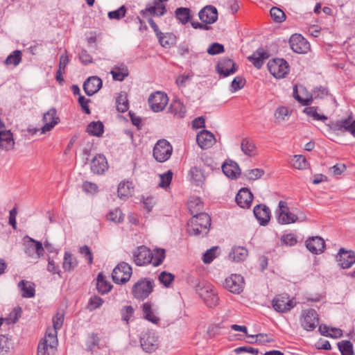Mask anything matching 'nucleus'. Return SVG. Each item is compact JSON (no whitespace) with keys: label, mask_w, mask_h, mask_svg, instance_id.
Listing matches in <instances>:
<instances>
[{"label":"nucleus","mask_w":355,"mask_h":355,"mask_svg":"<svg viewBox=\"0 0 355 355\" xmlns=\"http://www.w3.org/2000/svg\"><path fill=\"white\" fill-rule=\"evenodd\" d=\"M15 141L10 130H0V148L10 150L14 148Z\"/></svg>","instance_id":"cd10ccee"},{"label":"nucleus","mask_w":355,"mask_h":355,"mask_svg":"<svg viewBox=\"0 0 355 355\" xmlns=\"http://www.w3.org/2000/svg\"><path fill=\"white\" fill-rule=\"evenodd\" d=\"M77 264L78 262L73 255L69 252H65L62 263L64 270L71 271L77 266Z\"/></svg>","instance_id":"ea45409f"},{"label":"nucleus","mask_w":355,"mask_h":355,"mask_svg":"<svg viewBox=\"0 0 355 355\" xmlns=\"http://www.w3.org/2000/svg\"><path fill=\"white\" fill-rule=\"evenodd\" d=\"M102 80L98 76L88 78L83 84V89L87 96H92L102 87Z\"/></svg>","instance_id":"412c9836"},{"label":"nucleus","mask_w":355,"mask_h":355,"mask_svg":"<svg viewBox=\"0 0 355 355\" xmlns=\"http://www.w3.org/2000/svg\"><path fill=\"white\" fill-rule=\"evenodd\" d=\"M202 208L203 205L200 199H195L189 202V209L193 216L196 214H200L199 211H202Z\"/></svg>","instance_id":"603ef678"},{"label":"nucleus","mask_w":355,"mask_h":355,"mask_svg":"<svg viewBox=\"0 0 355 355\" xmlns=\"http://www.w3.org/2000/svg\"><path fill=\"white\" fill-rule=\"evenodd\" d=\"M176 18L183 24L190 20V10L187 8H178L175 11Z\"/></svg>","instance_id":"c03bdc74"},{"label":"nucleus","mask_w":355,"mask_h":355,"mask_svg":"<svg viewBox=\"0 0 355 355\" xmlns=\"http://www.w3.org/2000/svg\"><path fill=\"white\" fill-rule=\"evenodd\" d=\"M63 313H57L53 318V329L47 332L37 347V355H54L58 346L57 330L62 327Z\"/></svg>","instance_id":"f257e3e1"},{"label":"nucleus","mask_w":355,"mask_h":355,"mask_svg":"<svg viewBox=\"0 0 355 355\" xmlns=\"http://www.w3.org/2000/svg\"><path fill=\"white\" fill-rule=\"evenodd\" d=\"M159 44L164 48H168L173 43L171 35L164 34L157 37Z\"/></svg>","instance_id":"680f3d73"},{"label":"nucleus","mask_w":355,"mask_h":355,"mask_svg":"<svg viewBox=\"0 0 355 355\" xmlns=\"http://www.w3.org/2000/svg\"><path fill=\"white\" fill-rule=\"evenodd\" d=\"M143 313L144 318L146 320L154 324H157L159 322V318L155 314L150 302H147L143 304Z\"/></svg>","instance_id":"f704fd0d"},{"label":"nucleus","mask_w":355,"mask_h":355,"mask_svg":"<svg viewBox=\"0 0 355 355\" xmlns=\"http://www.w3.org/2000/svg\"><path fill=\"white\" fill-rule=\"evenodd\" d=\"M289 44L291 49L297 53H306L310 50L309 42L300 34L293 35L289 40Z\"/></svg>","instance_id":"4468645a"},{"label":"nucleus","mask_w":355,"mask_h":355,"mask_svg":"<svg viewBox=\"0 0 355 355\" xmlns=\"http://www.w3.org/2000/svg\"><path fill=\"white\" fill-rule=\"evenodd\" d=\"M122 321L128 324L135 313V309L132 306H124L120 310Z\"/></svg>","instance_id":"de8ad7c7"},{"label":"nucleus","mask_w":355,"mask_h":355,"mask_svg":"<svg viewBox=\"0 0 355 355\" xmlns=\"http://www.w3.org/2000/svg\"><path fill=\"white\" fill-rule=\"evenodd\" d=\"M23 297L31 298L35 296V284L33 282L21 280L18 284Z\"/></svg>","instance_id":"c756f323"},{"label":"nucleus","mask_w":355,"mask_h":355,"mask_svg":"<svg viewBox=\"0 0 355 355\" xmlns=\"http://www.w3.org/2000/svg\"><path fill=\"white\" fill-rule=\"evenodd\" d=\"M125 7L124 6H121L117 10L109 12L108 17L110 19H120L125 17Z\"/></svg>","instance_id":"052dcab7"},{"label":"nucleus","mask_w":355,"mask_h":355,"mask_svg":"<svg viewBox=\"0 0 355 355\" xmlns=\"http://www.w3.org/2000/svg\"><path fill=\"white\" fill-rule=\"evenodd\" d=\"M328 126L334 131L348 132L355 137V120L351 115L347 118L331 122Z\"/></svg>","instance_id":"9b49d317"},{"label":"nucleus","mask_w":355,"mask_h":355,"mask_svg":"<svg viewBox=\"0 0 355 355\" xmlns=\"http://www.w3.org/2000/svg\"><path fill=\"white\" fill-rule=\"evenodd\" d=\"M288 115V109L284 106L278 107L275 113V118L279 121H284L286 119V117Z\"/></svg>","instance_id":"774afa93"},{"label":"nucleus","mask_w":355,"mask_h":355,"mask_svg":"<svg viewBox=\"0 0 355 355\" xmlns=\"http://www.w3.org/2000/svg\"><path fill=\"white\" fill-rule=\"evenodd\" d=\"M241 148L243 153L248 156L255 155L256 146L254 144L246 138L242 140Z\"/></svg>","instance_id":"37998d69"},{"label":"nucleus","mask_w":355,"mask_h":355,"mask_svg":"<svg viewBox=\"0 0 355 355\" xmlns=\"http://www.w3.org/2000/svg\"><path fill=\"white\" fill-rule=\"evenodd\" d=\"M300 322L304 330L311 331L318 324L319 317L315 309H309L303 311Z\"/></svg>","instance_id":"6e6552de"},{"label":"nucleus","mask_w":355,"mask_h":355,"mask_svg":"<svg viewBox=\"0 0 355 355\" xmlns=\"http://www.w3.org/2000/svg\"><path fill=\"white\" fill-rule=\"evenodd\" d=\"M254 214L261 225H266L270 219V210L265 205H257L254 207Z\"/></svg>","instance_id":"a878e982"},{"label":"nucleus","mask_w":355,"mask_h":355,"mask_svg":"<svg viewBox=\"0 0 355 355\" xmlns=\"http://www.w3.org/2000/svg\"><path fill=\"white\" fill-rule=\"evenodd\" d=\"M191 180L196 185H200L205 180V175L202 170L196 166L192 167L189 172Z\"/></svg>","instance_id":"a18cd8bd"},{"label":"nucleus","mask_w":355,"mask_h":355,"mask_svg":"<svg viewBox=\"0 0 355 355\" xmlns=\"http://www.w3.org/2000/svg\"><path fill=\"white\" fill-rule=\"evenodd\" d=\"M150 250L144 245L139 246L133 252V261L137 266H144L150 263Z\"/></svg>","instance_id":"a211bd4d"},{"label":"nucleus","mask_w":355,"mask_h":355,"mask_svg":"<svg viewBox=\"0 0 355 355\" xmlns=\"http://www.w3.org/2000/svg\"><path fill=\"white\" fill-rule=\"evenodd\" d=\"M173 178V173L171 171H168L162 175H160V182L159 186L162 188H167Z\"/></svg>","instance_id":"13d9d810"},{"label":"nucleus","mask_w":355,"mask_h":355,"mask_svg":"<svg viewBox=\"0 0 355 355\" xmlns=\"http://www.w3.org/2000/svg\"><path fill=\"white\" fill-rule=\"evenodd\" d=\"M209 55H216L224 52V46L219 43H213L207 49Z\"/></svg>","instance_id":"69168bd1"},{"label":"nucleus","mask_w":355,"mask_h":355,"mask_svg":"<svg viewBox=\"0 0 355 355\" xmlns=\"http://www.w3.org/2000/svg\"><path fill=\"white\" fill-rule=\"evenodd\" d=\"M11 346V340L6 335H0V355H5Z\"/></svg>","instance_id":"8fccbe9b"},{"label":"nucleus","mask_w":355,"mask_h":355,"mask_svg":"<svg viewBox=\"0 0 355 355\" xmlns=\"http://www.w3.org/2000/svg\"><path fill=\"white\" fill-rule=\"evenodd\" d=\"M336 261L342 268H349L355 263V253L352 250L340 248L336 256Z\"/></svg>","instance_id":"dca6fc26"},{"label":"nucleus","mask_w":355,"mask_h":355,"mask_svg":"<svg viewBox=\"0 0 355 355\" xmlns=\"http://www.w3.org/2000/svg\"><path fill=\"white\" fill-rule=\"evenodd\" d=\"M187 225V231L189 235L202 237L209 232L211 226V218L205 212L196 214L189 220Z\"/></svg>","instance_id":"f03ea898"},{"label":"nucleus","mask_w":355,"mask_h":355,"mask_svg":"<svg viewBox=\"0 0 355 355\" xmlns=\"http://www.w3.org/2000/svg\"><path fill=\"white\" fill-rule=\"evenodd\" d=\"M42 121L44 125L40 129H29L28 131L33 134L38 130H41V133L44 134L51 130L59 122L60 118L57 116L55 108L52 107L43 115Z\"/></svg>","instance_id":"0eeeda50"},{"label":"nucleus","mask_w":355,"mask_h":355,"mask_svg":"<svg viewBox=\"0 0 355 355\" xmlns=\"http://www.w3.org/2000/svg\"><path fill=\"white\" fill-rule=\"evenodd\" d=\"M132 274V267L125 262H121L114 268L112 277L116 284H125L130 280Z\"/></svg>","instance_id":"423d86ee"},{"label":"nucleus","mask_w":355,"mask_h":355,"mask_svg":"<svg viewBox=\"0 0 355 355\" xmlns=\"http://www.w3.org/2000/svg\"><path fill=\"white\" fill-rule=\"evenodd\" d=\"M269 57L268 53L263 49H258L252 55L248 57V60L252 62L254 66L260 69L263 64L265 60Z\"/></svg>","instance_id":"c85d7f7f"},{"label":"nucleus","mask_w":355,"mask_h":355,"mask_svg":"<svg viewBox=\"0 0 355 355\" xmlns=\"http://www.w3.org/2000/svg\"><path fill=\"white\" fill-rule=\"evenodd\" d=\"M96 288L98 291L101 294L108 293L112 288V285L105 279L102 273L98 275Z\"/></svg>","instance_id":"58836bf2"},{"label":"nucleus","mask_w":355,"mask_h":355,"mask_svg":"<svg viewBox=\"0 0 355 355\" xmlns=\"http://www.w3.org/2000/svg\"><path fill=\"white\" fill-rule=\"evenodd\" d=\"M216 70L220 76L225 78L234 73L238 67L232 59L225 57L218 61Z\"/></svg>","instance_id":"ddd939ff"},{"label":"nucleus","mask_w":355,"mask_h":355,"mask_svg":"<svg viewBox=\"0 0 355 355\" xmlns=\"http://www.w3.org/2000/svg\"><path fill=\"white\" fill-rule=\"evenodd\" d=\"M108 168L105 157L102 154L96 155L91 162V171L94 174L101 175Z\"/></svg>","instance_id":"5701e85b"},{"label":"nucleus","mask_w":355,"mask_h":355,"mask_svg":"<svg viewBox=\"0 0 355 355\" xmlns=\"http://www.w3.org/2000/svg\"><path fill=\"white\" fill-rule=\"evenodd\" d=\"M168 98L167 95L162 92H156L148 98V104L153 112H157L163 110L167 105Z\"/></svg>","instance_id":"f8f14e48"},{"label":"nucleus","mask_w":355,"mask_h":355,"mask_svg":"<svg viewBox=\"0 0 355 355\" xmlns=\"http://www.w3.org/2000/svg\"><path fill=\"white\" fill-rule=\"evenodd\" d=\"M87 132L90 135L100 137L104 132V125L101 121H92L87 125Z\"/></svg>","instance_id":"c9c22d12"},{"label":"nucleus","mask_w":355,"mask_h":355,"mask_svg":"<svg viewBox=\"0 0 355 355\" xmlns=\"http://www.w3.org/2000/svg\"><path fill=\"white\" fill-rule=\"evenodd\" d=\"M328 94V90L326 87H316L313 91L312 95L310 97L311 100L313 98H322L324 96H327Z\"/></svg>","instance_id":"338daca9"},{"label":"nucleus","mask_w":355,"mask_h":355,"mask_svg":"<svg viewBox=\"0 0 355 355\" xmlns=\"http://www.w3.org/2000/svg\"><path fill=\"white\" fill-rule=\"evenodd\" d=\"M264 171L261 168L248 169L243 173V177L250 180H255L261 178Z\"/></svg>","instance_id":"49530a36"},{"label":"nucleus","mask_w":355,"mask_h":355,"mask_svg":"<svg viewBox=\"0 0 355 355\" xmlns=\"http://www.w3.org/2000/svg\"><path fill=\"white\" fill-rule=\"evenodd\" d=\"M252 200L253 195L248 188L241 189L235 198L237 205L242 208L250 207Z\"/></svg>","instance_id":"b1692460"},{"label":"nucleus","mask_w":355,"mask_h":355,"mask_svg":"<svg viewBox=\"0 0 355 355\" xmlns=\"http://www.w3.org/2000/svg\"><path fill=\"white\" fill-rule=\"evenodd\" d=\"M116 109L119 112H125L129 108V103L125 92H121L116 100Z\"/></svg>","instance_id":"4c0bfd02"},{"label":"nucleus","mask_w":355,"mask_h":355,"mask_svg":"<svg viewBox=\"0 0 355 355\" xmlns=\"http://www.w3.org/2000/svg\"><path fill=\"white\" fill-rule=\"evenodd\" d=\"M272 304L276 311L286 313L295 306V302L293 300H289L286 295H280L272 300Z\"/></svg>","instance_id":"2eb2a0df"},{"label":"nucleus","mask_w":355,"mask_h":355,"mask_svg":"<svg viewBox=\"0 0 355 355\" xmlns=\"http://www.w3.org/2000/svg\"><path fill=\"white\" fill-rule=\"evenodd\" d=\"M155 284L150 278H141L132 287V294L138 300H144L153 291Z\"/></svg>","instance_id":"7ed1b4c3"},{"label":"nucleus","mask_w":355,"mask_h":355,"mask_svg":"<svg viewBox=\"0 0 355 355\" xmlns=\"http://www.w3.org/2000/svg\"><path fill=\"white\" fill-rule=\"evenodd\" d=\"M140 343L144 351L151 353L154 352L159 345L158 338L154 333H144L140 339Z\"/></svg>","instance_id":"f3484780"},{"label":"nucleus","mask_w":355,"mask_h":355,"mask_svg":"<svg viewBox=\"0 0 355 355\" xmlns=\"http://www.w3.org/2000/svg\"><path fill=\"white\" fill-rule=\"evenodd\" d=\"M245 84V80L242 76H236L232 81V92H236L242 89Z\"/></svg>","instance_id":"bf43d9fd"},{"label":"nucleus","mask_w":355,"mask_h":355,"mask_svg":"<svg viewBox=\"0 0 355 355\" xmlns=\"http://www.w3.org/2000/svg\"><path fill=\"white\" fill-rule=\"evenodd\" d=\"M196 141L198 146L202 149L209 148L216 143L214 135L206 130L200 131L197 135Z\"/></svg>","instance_id":"4be33fe9"},{"label":"nucleus","mask_w":355,"mask_h":355,"mask_svg":"<svg viewBox=\"0 0 355 355\" xmlns=\"http://www.w3.org/2000/svg\"><path fill=\"white\" fill-rule=\"evenodd\" d=\"M222 170L224 174L231 179H236L241 174L238 164L231 159L224 162L222 165Z\"/></svg>","instance_id":"bb28decb"},{"label":"nucleus","mask_w":355,"mask_h":355,"mask_svg":"<svg viewBox=\"0 0 355 355\" xmlns=\"http://www.w3.org/2000/svg\"><path fill=\"white\" fill-rule=\"evenodd\" d=\"M270 12L271 17L276 22H278V23L282 22L283 21H284V19L286 18L285 13L281 9H279L277 7H272L270 9Z\"/></svg>","instance_id":"5fc2aeb1"},{"label":"nucleus","mask_w":355,"mask_h":355,"mask_svg":"<svg viewBox=\"0 0 355 355\" xmlns=\"http://www.w3.org/2000/svg\"><path fill=\"white\" fill-rule=\"evenodd\" d=\"M248 252L246 248L241 246L232 248L229 254V257L234 261H242L248 257Z\"/></svg>","instance_id":"7c9ffc66"},{"label":"nucleus","mask_w":355,"mask_h":355,"mask_svg":"<svg viewBox=\"0 0 355 355\" xmlns=\"http://www.w3.org/2000/svg\"><path fill=\"white\" fill-rule=\"evenodd\" d=\"M150 263H152L154 266H159L165 259V250L162 248H155L153 252L150 251Z\"/></svg>","instance_id":"e433bc0d"},{"label":"nucleus","mask_w":355,"mask_h":355,"mask_svg":"<svg viewBox=\"0 0 355 355\" xmlns=\"http://www.w3.org/2000/svg\"><path fill=\"white\" fill-rule=\"evenodd\" d=\"M107 218L108 220L116 223H119L123 220L121 211L118 208L110 210L107 215Z\"/></svg>","instance_id":"3c124183"},{"label":"nucleus","mask_w":355,"mask_h":355,"mask_svg":"<svg viewBox=\"0 0 355 355\" xmlns=\"http://www.w3.org/2000/svg\"><path fill=\"white\" fill-rule=\"evenodd\" d=\"M133 192L132 183L131 182H121L118 187V196L121 199H126Z\"/></svg>","instance_id":"2f4dec72"},{"label":"nucleus","mask_w":355,"mask_h":355,"mask_svg":"<svg viewBox=\"0 0 355 355\" xmlns=\"http://www.w3.org/2000/svg\"><path fill=\"white\" fill-rule=\"evenodd\" d=\"M298 219V217L289 211V210L286 211H279L278 213L277 220L279 224L286 225L293 223L296 222Z\"/></svg>","instance_id":"72a5a7b5"},{"label":"nucleus","mask_w":355,"mask_h":355,"mask_svg":"<svg viewBox=\"0 0 355 355\" xmlns=\"http://www.w3.org/2000/svg\"><path fill=\"white\" fill-rule=\"evenodd\" d=\"M29 241L25 249V253L33 258L39 259L44 254V249L42 243L32 238Z\"/></svg>","instance_id":"aec40b11"},{"label":"nucleus","mask_w":355,"mask_h":355,"mask_svg":"<svg viewBox=\"0 0 355 355\" xmlns=\"http://www.w3.org/2000/svg\"><path fill=\"white\" fill-rule=\"evenodd\" d=\"M218 247H212L207 250L202 255V261L205 263H210L216 257Z\"/></svg>","instance_id":"4d7b16f0"},{"label":"nucleus","mask_w":355,"mask_h":355,"mask_svg":"<svg viewBox=\"0 0 355 355\" xmlns=\"http://www.w3.org/2000/svg\"><path fill=\"white\" fill-rule=\"evenodd\" d=\"M103 303V300L98 296H94L89 299L88 309L91 311L99 308Z\"/></svg>","instance_id":"e2e57ef3"},{"label":"nucleus","mask_w":355,"mask_h":355,"mask_svg":"<svg viewBox=\"0 0 355 355\" xmlns=\"http://www.w3.org/2000/svg\"><path fill=\"white\" fill-rule=\"evenodd\" d=\"M293 166L297 169L302 170L307 167L308 163L306 158L301 155H296L293 158Z\"/></svg>","instance_id":"864d4df0"},{"label":"nucleus","mask_w":355,"mask_h":355,"mask_svg":"<svg viewBox=\"0 0 355 355\" xmlns=\"http://www.w3.org/2000/svg\"><path fill=\"white\" fill-rule=\"evenodd\" d=\"M175 276L168 272L163 271L159 275V282L163 284L166 287H168L172 282L174 280Z\"/></svg>","instance_id":"6e6d98bb"},{"label":"nucleus","mask_w":355,"mask_h":355,"mask_svg":"<svg viewBox=\"0 0 355 355\" xmlns=\"http://www.w3.org/2000/svg\"><path fill=\"white\" fill-rule=\"evenodd\" d=\"M267 66L270 73L277 78H284L288 72V64L284 59L270 60Z\"/></svg>","instance_id":"1a4fd4ad"},{"label":"nucleus","mask_w":355,"mask_h":355,"mask_svg":"<svg viewBox=\"0 0 355 355\" xmlns=\"http://www.w3.org/2000/svg\"><path fill=\"white\" fill-rule=\"evenodd\" d=\"M110 73L114 80L122 81L128 76V69L125 64L114 66Z\"/></svg>","instance_id":"473e14b6"},{"label":"nucleus","mask_w":355,"mask_h":355,"mask_svg":"<svg viewBox=\"0 0 355 355\" xmlns=\"http://www.w3.org/2000/svg\"><path fill=\"white\" fill-rule=\"evenodd\" d=\"M338 347L342 355H353V345L349 340L338 343Z\"/></svg>","instance_id":"09e8293b"},{"label":"nucleus","mask_w":355,"mask_h":355,"mask_svg":"<svg viewBox=\"0 0 355 355\" xmlns=\"http://www.w3.org/2000/svg\"><path fill=\"white\" fill-rule=\"evenodd\" d=\"M194 287L196 293L209 307H214L218 304L219 299L216 293L213 291L211 285L196 281Z\"/></svg>","instance_id":"20e7f679"},{"label":"nucleus","mask_w":355,"mask_h":355,"mask_svg":"<svg viewBox=\"0 0 355 355\" xmlns=\"http://www.w3.org/2000/svg\"><path fill=\"white\" fill-rule=\"evenodd\" d=\"M244 284V278L241 275L232 274L225 279L223 286L232 293L239 294L243 291Z\"/></svg>","instance_id":"9d476101"},{"label":"nucleus","mask_w":355,"mask_h":355,"mask_svg":"<svg viewBox=\"0 0 355 355\" xmlns=\"http://www.w3.org/2000/svg\"><path fill=\"white\" fill-rule=\"evenodd\" d=\"M318 107L311 106L306 107L304 109L303 112L309 117H311L315 121H322L324 122L327 120V116L324 114H320L318 112Z\"/></svg>","instance_id":"a19ab883"},{"label":"nucleus","mask_w":355,"mask_h":355,"mask_svg":"<svg viewBox=\"0 0 355 355\" xmlns=\"http://www.w3.org/2000/svg\"><path fill=\"white\" fill-rule=\"evenodd\" d=\"M306 247L313 254H320L324 251L325 242L320 236H313L306 241Z\"/></svg>","instance_id":"393cba45"},{"label":"nucleus","mask_w":355,"mask_h":355,"mask_svg":"<svg viewBox=\"0 0 355 355\" xmlns=\"http://www.w3.org/2000/svg\"><path fill=\"white\" fill-rule=\"evenodd\" d=\"M199 18L202 23L211 24L218 19V11L213 6H206L199 12Z\"/></svg>","instance_id":"6ab92c4d"},{"label":"nucleus","mask_w":355,"mask_h":355,"mask_svg":"<svg viewBox=\"0 0 355 355\" xmlns=\"http://www.w3.org/2000/svg\"><path fill=\"white\" fill-rule=\"evenodd\" d=\"M21 51L15 50L6 58L4 64L6 65H13L16 67L21 62Z\"/></svg>","instance_id":"79ce46f5"},{"label":"nucleus","mask_w":355,"mask_h":355,"mask_svg":"<svg viewBox=\"0 0 355 355\" xmlns=\"http://www.w3.org/2000/svg\"><path fill=\"white\" fill-rule=\"evenodd\" d=\"M173 147L166 139L159 140L153 148V157L159 162L168 160L172 154Z\"/></svg>","instance_id":"39448f33"},{"label":"nucleus","mask_w":355,"mask_h":355,"mask_svg":"<svg viewBox=\"0 0 355 355\" xmlns=\"http://www.w3.org/2000/svg\"><path fill=\"white\" fill-rule=\"evenodd\" d=\"M273 341L272 338L269 336L268 334H259L256 335L255 341H248L249 343H260V344H266L268 343H271Z\"/></svg>","instance_id":"0e129e2a"}]
</instances>
